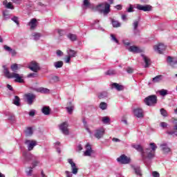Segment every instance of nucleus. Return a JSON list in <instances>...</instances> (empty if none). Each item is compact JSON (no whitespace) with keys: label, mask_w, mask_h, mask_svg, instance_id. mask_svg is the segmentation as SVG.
Listing matches in <instances>:
<instances>
[{"label":"nucleus","mask_w":177,"mask_h":177,"mask_svg":"<svg viewBox=\"0 0 177 177\" xmlns=\"http://www.w3.org/2000/svg\"><path fill=\"white\" fill-rule=\"evenodd\" d=\"M22 156L24 158V162L25 163L30 162V161H32V167H28L26 171L27 176H31L32 175L33 168H35V167L39 165V158H38V156H36L35 155H33L31 153L27 152H24L22 153Z\"/></svg>","instance_id":"1"},{"label":"nucleus","mask_w":177,"mask_h":177,"mask_svg":"<svg viewBox=\"0 0 177 177\" xmlns=\"http://www.w3.org/2000/svg\"><path fill=\"white\" fill-rule=\"evenodd\" d=\"M149 146L151 149L147 148L142 152V160L147 167L151 164V160L155 157L156 150H157V145L154 142L150 143Z\"/></svg>","instance_id":"2"},{"label":"nucleus","mask_w":177,"mask_h":177,"mask_svg":"<svg viewBox=\"0 0 177 177\" xmlns=\"http://www.w3.org/2000/svg\"><path fill=\"white\" fill-rule=\"evenodd\" d=\"M109 3L105 1L98 4L95 7V10H97V12H99V13H102V15H104V16H107V15H109V13H110L111 12L110 5H113V3H114V0H109Z\"/></svg>","instance_id":"3"},{"label":"nucleus","mask_w":177,"mask_h":177,"mask_svg":"<svg viewBox=\"0 0 177 177\" xmlns=\"http://www.w3.org/2000/svg\"><path fill=\"white\" fill-rule=\"evenodd\" d=\"M144 102L147 106H153L157 104V95H152L145 98Z\"/></svg>","instance_id":"4"},{"label":"nucleus","mask_w":177,"mask_h":177,"mask_svg":"<svg viewBox=\"0 0 177 177\" xmlns=\"http://www.w3.org/2000/svg\"><path fill=\"white\" fill-rule=\"evenodd\" d=\"M59 128L63 135H69L70 131H68V123H67V122H62L59 125Z\"/></svg>","instance_id":"5"},{"label":"nucleus","mask_w":177,"mask_h":177,"mask_svg":"<svg viewBox=\"0 0 177 177\" xmlns=\"http://www.w3.org/2000/svg\"><path fill=\"white\" fill-rule=\"evenodd\" d=\"M104 132H106L104 127H100L95 129L94 136L96 138V139H102V138L104 136Z\"/></svg>","instance_id":"6"},{"label":"nucleus","mask_w":177,"mask_h":177,"mask_svg":"<svg viewBox=\"0 0 177 177\" xmlns=\"http://www.w3.org/2000/svg\"><path fill=\"white\" fill-rule=\"evenodd\" d=\"M24 144L28 147V151H31L34 149V147L37 146V141L34 140H26Z\"/></svg>","instance_id":"7"},{"label":"nucleus","mask_w":177,"mask_h":177,"mask_svg":"<svg viewBox=\"0 0 177 177\" xmlns=\"http://www.w3.org/2000/svg\"><path fill=\"white\" fill-rule=\"evenodd\" d=\"M24 96H25L26 102L30 106H31V104H32V103H34V100L36 98L35 95H34L33 93H26L24 95Z\"/></svg>","instance_id":"8"},{"label":"nucleus","mask_w":177,"mask_h":177,"mask_svg":"<svg viewBox=\"0 0 177 177\" xmlns=\"http://www.w3.org/2000/svg\"><path fill=\"white\" fill-rule=\"evenodd\" d=\"M152 8L150 5L136 4V9L138 10H142V12H151Z\"/></svg>","instance_id":"9"},{"label":"nucleus","mask_w":177,"mask_h":177,"mask_svg":"<svg viewBox=\"0 0 177 177\" xmlns=\"http://www.w3.org/2000/svg\"><path fill=\"white\" fill-rule=\"evenodd\" d=\"M12 76H11V78H15V82H19V84H23L24 82V75H19L16 73H12Z\"/></svg>","instance_id":"10"},{"label":"nucleus","mask_w":177,"mask_h":177,"mask_svg":"<svg viewBox=\"0 0 177 177\" xmlns=\"http://www.w3.org/2000/svg\"><path fill=\"white\" fill-rule=\"evenodd\" d=\"M117 161L118 162H120V164H129L131 162V158L123 154L117 158Z\"/></svg>","instance_id":"11"},{"label":"nucleus","mask_w":177,"mask_h":177,"mask_svg":"<svg viewBox=\"0 0 177 177\" xmlns=\"http://www.w3.org/2000/svg\"><path fill=\"white\" fill-rule=\"evenodd\" d=\"M153 49L155 52H157L161 55L162 54V52L167 49V46L164 45V44L160 43L156 46H154Z\"/></svg>","instance_id":"12"},{"label":"nucleus","mask_w":177,"mask_h":177,"mask_svg":"<svg viewBox=\"0 0 177 177\" xmlns=\"http://www.w3.org/2000/svg\"><path fill=\"white\" fill-rule=\"evenodd\" d=\"M28 68H30V70L34 73H38L39 70V65L35 61H32L30 63Z\"/></svg>","instance_id":"13"},{"label":"nucleus","mask_w":177,"mask_h":177,"mask_svg":"<svg viewBox=\"0 0 177 177\" xmlns=\"http://www.w3.org/2000/svg\"><path fill=\"white\" fill-rule=\"evenodd\" d=\"M68 162L71 166V171L73 175H77L78 174V167L77 165L73 161V159H68Z\"/></svg>","instance_id":"14"},{"label":"nucleus","mask_w":177,"mask_h":177,"mask_svg":"<svg viewBox=\"0 0 177 177\" xmlns=\"http://www.w3.org/2000/svg\"><path fill=\"white\" fill-rule=\"evenodd\" d=\"M167 64H169V66H171V67H173L174 68H175V66L177 65V58L168 56L167 59Z\"/></svg>","instance_id":"15"},{"label":"nucleus","mask_w":177,"mask_h":177,"mask_svg":"<svg viewBox=\"0 0 177 177\" xmlns=\"http://www.w3.org/2000/svg\"><path fill=\"white\" fill-rule=\"evenodd\" d=\"M133 115L137 118H143L145 115H143V109L140 108H136L133 110Z\"/></svg>","instance_id":"16"},{"label":"nucleus","mask_w":177,"mask_h":177,"mask_svg":"<svg viewBox=\"0 0 177 177\" xmlns=\"http://www.w3.org/2000/svg\"><path fill=\"white\" fill-rule=\"evenodd\" d=\"M86 151L84 153V156L86 157H91L92 156V153H93V150H92V146L91 144L87 143L85 146Z\"/></svg>","instance_id":"17"},{"label":"nucleus","mask_w":177,"mask_h":177,"mask_svg":"<svg viewBox=\"0 0 177 177\" xmlns=\"http://www.w3.org/2000/svg\"><path fill=\"white\" fill-rule=\"evenodd\" d=\"M3 48L5 49V50H6L7 52H9L10 55H11V56L15 57L17 55V52L16 51V50L12 49V48H10V46H8L6 45H5L3 46Z\"/></svg>","instance_id":"18"},{"label":"nucleus","mask_w":177,"mask_h":177,"mask_svg":"<svg viewBox=\"0 0 177 177\" xmlns=\"http://www.w3.org/2000/svg\"><path fill=\"white\" fill-rule=\"evenodd\" d=\"M160 149L164 154H168V153L171 152V148H169L166 143L160 145Z\"/></svg>","instance_id":"19"},{"label":"nucleus","mask_w":177,"mask_h":177,"mask_svg":"<svg viewBox=\"0 0 177 177\" xmlns=\"http://www.w3.org/2000/svg\"><path fill=\"white\" fill-rule=\"evenodd\" d=\"M129 52H133V53H140L142 50L139 48V47L136 46H131L129 48Z\"/></svg>","instance_id":"20"},{"label":"nucleus","mask_w":177,"mask_h":177,"mask_svg":"<svg viewBox=\"0 0 177 177\" xmlns=\"http://www.w3.org/2000/svg\"><path fill=\"white\" fill-rule=\"evenodd\" d=\"M28 26H30V30H35V28H37V19H32L30 21L28 24Z\"/></svg>","instance_id":"21"},{"label":"nucleus","mask_w":177,"mask_h":177,"mask_svg":"<svg viewBox=\"0 0 177 177\" xmlns=\"http://www.w3.org/2000/svg\"><path fill=\"white\" fill-rule=\"evenodd\" d=\"M131 168L133 169L137 176H142V170H140V167L132 165Z\"/></svg>","instance_id":"22"},{"label":"nucleus","mask_w":177,"mask_h":177,"mask_svg":"<svg viewBox=\"0 0 177 177\" xmlns=\"http://www.w3.org/2000/svg\"><path fill=\"white\" fill-rule=\"evenodd\" d=\"M132 147H133V149H136L137 151H140V153H141L142 157H143V151H146V149L143 150V147H142V146L140 145H133Z\"/></svg>","instance_id":"23"},{"label":"nucleus","mask_w":177,"mask_h":177,"mask_svg":"<svg viewBox=\"0 0 177 177\" xmlns=\"http://www.w3.org/2000/svg\"><path fill=\"white\" fill-rule=\"evenodd\" d=\"M163 77H164L162 75H157L152 79V82L153 84H157L158 82H161L162 81Z\"/></svg>","instance_id":"24"},{"label":"nucleus","mask_w":177,"mask_h":177,"mask_svg":"<svg viewBox=\"0 0 177 177\" xmlns=\"http://www.w3.org/2000/svg\"><path fill=\"white\" fill-rule=\"evenodd\" d=\"M3 68H4V71H3V73H4V75H6V77L7 78H12V76L13 75V73H11L9 72V70L8 69V68H6V66H3Z\"/></svg>","instance_id":"25"},{"label":"nucleus","mask_w":177,"mask_h":177,"mask_svg":"<svg viewBox=\"0 0 177 177\" xmlns=\"http://www.w3.org/2000/svg\"><path fill=\"white\" fill-rule=\"evenodd\" d=\"M41 113H43L44 115H49V114H50V108L49 106H43Z\"/></svg>","instance_id":"26"},{"label":"nucleus","mask_w":177,"mask_h":177,"mask_svg":"<svg viewBox=\"0 0 177 177\" xmlns=\"http://www.w3.org/2000/svg\"><path fill=\"white\" fill-rule=\"evenodd\" d=\"M145 63V68H147V67H149V66H150V59H149V57H146V55H141Z\"/></svg>","instance_id":"27"},{"label":"nucleus","mask_w":177,"mask_h":177,"mask_svg":"<svg viewBox=\"0 0 177 177\" xmlns=\"http://www.w3.org/2000/svg\"><path fill=\"white\" fill-rule=\"evenodd\" d=\"M34 41H39V39L42 37V34L40 32H33L32 34Z\"/></svg>","instance_id":"28"},{"label":"nucleus","mask_w":177,"mask_h":177,"mask_svg":"<svg viewBox=\"0 0 177 177\" xmlns=\"http://www.w3.org/2000/svg\"><path fill=\"white\" fill-rule=\"evenodd\" d=\"M112 88H115L118 91H124V86L120 85L118 83L112 84Z\"/></svg>","instance_id":"29"},{"label":"nucleus","mask_w":177,"mask_h":177,"mask_svg":"<svg viewBox=\"0 0 177 177\" xmlns=\"http://www.w3.org/2000/svg\"><path fill=\"white\" fill-rule=\"evenodd\" d=\"M38 92H39L40 93H50V90H49V88H44V87H40L39 88H37V90Z\"/></svg>","instance_id":"30"},{"label":"nucleus","mask_w":177,"mask_h":177,"mask_svg":"<svg viewBox=\"0 0 177 177\" xmlns=\"http://www.w3.org/2000/svg\"><path fill=\"white\" fill-rule=\"evenodd\" d=\"M68 106L66 107V110L67 112L68 113V114H73V111L74 110V106H73V104H71V102L68 103Z\"/></svg>","instance_id":"31"},{"label":"nucleus","mask_w":177,"mask_h":177,"mask_svg":"<svg viewBox=\"0 0 177 177\" xmlns=\"http://www.w3.org/2000/svg\"><path fill=\"white\" fill-rule=\"evenodd\" d=\"M12 103L13 104H15V106H20V97H19V96L15 95L14 99L12 100Z\"/></svg>","instance_id":"32"},{"label":"nucleus","mask_w":177,"mask_h":177,"mask_svg":"<svg viewBox=\"0 0 177 177\" xmlns=\"http://www.w3.org/2000/svg\"><path fill=\"white\" fill-rule=\"evenodd\" d=\"M109 96V93L107 91H102L99 93L98 97L99 99H106Z\"/></svg>","instance_id":"33"},{"label":"nucleus","mask_w":177,"mask_h":177,"mask_svg":"<svg viewBox=\"0 0 177 177\" xmlns=\"http://www.w3.org/2000/svg\"><path fill=\"white\" fill-rule=\"evenodd\" d=\"M67 53L70 57H75L77 56V51L74 50L69 49L67 50Z\"/></svg>","instance_id":"34"},{"label":"nucleus","mask_w":177,"mask_h":177,"mask_svg":"<svg viewBox=\"0 0 177 177\" xmlns=\"http://www.w3.org/2000/svg\"><path fill=\"white\" fill-rule=\"evenodd\" d=\"M3 5L4 6H6V8L7 9H15V7H13V5H12L10 2L8 3L7 1H4L3 2Z\"/></svg>","instance_id":"35"},{"label":"nucleus","mask_w":177,"mask_h":177,"mask_svg":"<svg viewBox=\"0 0 177 177\" xmlns=\"http://www.w3.org/2000/svg\"><path fill=\"white\" fill-rule=\"evenodd\" d=\"M133 27L134 33L136 34V32L138 31V28L139 27V21L138 20L133 21Z\"/></svg>","instance_id":"36"},{"label":"nucleus","mask_w":177,"mask_h":177,"mask_svg":"<svg viewBox=\"0 0 177 177\" xmlns=\"http://www.w3.org/2000/svg\"><path fill=\"white\" fill-rule=\"evenodd\" d=\"M63 62L62 61H57L54 62V67L56 68H62L63 67Z\"/></svg>","instance_id":"37"},{"label":"nucleus","mask_w":177,"mask_h":177,"mask_svg":"<svg viewBox=\"0 0 177 177\" xmlns=\"http://www.w3.org/2000/svg\"><path fill=\"white\" fill-rule=\"evenodd\" d=\"M25 135L26 136H31L32 135V127H28L25 130Z\"/></svg>","instance_id":"38"},{"label":"nucleus","mask_w":177,"mask_h":177,"mask_svg":"<svg viewBox=\"0 0 177 177\" xmlns=\"http://www.w3.org/2000/svg\"><path fill=\"white\" fill-rule=\"evenodd\" d=\"M67 37L72 41H77V35L75 34L69 33Z\"/></svg>","instance_id":"39"},{"label":"nucleus","mask_w":177,"mask_h":177,"mask_svg":"<svg viewBox=\"0 0 177 177\" xmlns=\"http://www.w3.org/2000/svg\"><path fill=\"white\" fill-rule=\"evenodd\" d=\"M112 25L113 27L118 28V27H121V24L118 22V21H115V19H112Z\"/></svg>","instance_id":"40"},{"label":"nucleus","mask_w":177,"mask_h":177,"mask_svg":"<svg viewBox=\"0 0 177 177\" xmlns=\"http://www.w3.org/2000/svg\"><path fill=\"white\" fill-rule=\"evenodd\" d=\"M102 122H103V124H110V118L107 116H104L102 118Z\"/></svg>","instance_id":"41"},{"label":"nucleus","mask_w":177,"mask_h":177,"mask_svg":"<svg viewBox=\"0 0 177 177\" xmlns=\"http://www.w3.org/2000/svg\"><path fill=\"white\" fill-rule=\"evenodd\" d=\"M3 17L4 20H8L10 19V15H9V12L8 11H3Z\"/></svg>","instance_id":"42"},{"label":"nucleus","mask_w":177,"mask_h":177,"mask_svg":"<svg viewBox=\"0 0 177 177\" xmlns=\"http://www.w3.org/2000/svg\"><path fill=\"white\" fill-rule=\"evenodd\" d=\"M111 41H112V42H115V44H120L118 39H117V37H115L114 34H111Z\"/></svg>","instance_id":"43"},{"label":"nucleus","mask_w":177,"mask_h":177,"mask_svg":"<svg viewBox=\"0 0 177 177\" xmlns=\"http://www.w3.org/2000/svg\"><path fill=\"white\" fill-rule=\"evenodd\" d=\"M11 70L14 73H16V71H17V70H19V66L17 65V64H14L11 65Z\"/></svg>","instance_id":"44"},{"label":"nucleus","mask_w":177,"mask_h":177,"mask_svg":"<svg viewBox=\"0 0 177 177\" xmlns=\"http://www.w3.org/2000/svg\"><path fill=\"white\" fill-rule=\"evenodd\" d=\"M160 111L162 117H168V112H167V110H165V109H160Z\"/></svg>","instance_id":"45"},{"label":"nucleus","mask_w":177,"mask_h":177,"mask_svg":"<svg viewBox=\"0 0 177 177\" xmlns=\"http://www.w3.org/2000/svg\"><path fill=\"white\" fill-rule=\"evenodd\" d=\"M100 109H101V110H106V109H107V103L101 102L100 104Z\"/></svg>","instance_id":"46"},{"label":"nucleus","mask_w":177,"mask_h":177,"mask_svg":"<svg viewBox=\"0 0 177 177\" xmlns=\"http://www.w3.org/2000/svg\"><path fill=\"white\" fill-rule=\"evenodd\" d=\"M106 75H114L116 74L115 71L114 70H109L105 73Z\"/></svg>","instance_id":"47"},{"label":"nucleus","mask_w":177,"mask_h":177,"mask_svg":"<svg viewBox=\"0 0 177 177\" xmlns=\"http://www.w3.org/2000/svg\"><path fill=\"white\" fill-rule=\"evenodd\" d=\"M160 96H166V95H168V91L165 89H162L159 91Z\"/></svg>","instance_id":"48"},{"label":"nucleus","mask_w":177,"mask_h":177,"mask_svg":"<svg viewBox=\"0 0 177 177\" xmlns=\"http://www.w3.org/2000/svg\"><path fill=\"white\" fill-rule=\"evenodd\" d=\"M11 20L14 21V23H16L18 27L19 26H20V23H19V18L17 17H13L12 18H11Z\"/></svg>","instance_id":"49"},{"label":"nucleus","mask_w":177,"mask_h":177,"mask_svg":"<svg viewBox=\"0 0 177 177\" xmlns=\"http://www.w3.org/2000/svg\"><path fill=\"white\" fill-rule=\"evenodd\" d=\"M83 5L85 8H89L91 6V2H89V0H84Z\"/></svg>","instance_id":"50"},{"label":"nucleus","mask_w":177,"mask_h":177,"mask_svg":"<svg viewBox=\"0 0 177 177\" xmlns=\"http://www.w3.org/2000/svg\"><path fill=\"white\" fill-rule=\"evenodd\" d=\"M8 120L13 122L15 120V115L13 113H8Z\"/></svg>","instance_id":"51"},{"label":"nucleus","mask_w":177,"mask_h":177,"mask_svg":"<svg viewBox=\"0 0 177 177\" xmlns=\"http://www.w3.org/2000/svg\"><path fill=\"white\" fill-rule=\"evenodd\" d=\"M37 75L38 74L37 73H30L28 75V78H35Z\"/></svg>","instance_id":"52"},{"label":"nucleus","mask_w":177,"mask_h":177,"mask_svg":"<svg viewBox=\"0 0 177 177\" xmlns=\"http://www.w3.org/2000/svg\"><path fill=\"white\" fill-rule=\"evenodd\" d=\"M127 73H128V74H132V73H133V68L128 67L127 68Z\"/></svg>","instance_id":"53"},{"label":"nucleus","mask_w":177,"mask_h":177,"mask_svg":"<svg viewBox=\"0 0 177 177\" xmlns=\"http://www.w3.org/2000/svg\"><path fill=\"white\" fill-rule=\"evenodd\" d=\"M65 174L66 175V177H73V173H71V171H66Z\"/></svg>","instance_id":"54"},{"label":"nucleus","mask_w":177,"mask_h":177,"mask_svg":"<svg viewBox=\"0 0 177 177\" xmlns=\"http://www.w3.org/2000/svg\"><path fill=\"white\" fill-rule=\"evenodd\" d=\"M152 176L153 177H160V173L157 171L152 172Z\"/></svg>","instance_id":"55"},{"label":"nucleus","mask_w":177,"mask_h":177,"mask_svg":"<svg viewBox=\"0 0 177 177\" xmlns=\"http://www.w3.org/2000/svg\"><path fill=\"white\" fill-rule=\"evenodd\" d=\"M128 13H131V12H133V6L132 5H130V7L127 10Z\"/></svg>","instance_id":"56"},{"label":"nucleus","mask_w":177,"mask_h":177,"mask_svg":"<svg viewBox=\"0 0 177 177\" xmlns=\"http://www.w3.org/2000/svg\"><path fill=\"white\" fill-rule=\"evenodd\" d=\"M22 0H12L13 3H16V5H20L21 3Z\"/></svg>","instance_id":"57"},{"label":"nucleus","mask_w":177,"mask_h":177,"mask_svg":"<svg viewBox=\"0 0 177 177\" xmlns=\"http://www.w3.org/2000/svg\"><path fill=\"white\" fill-rule=\"evenodd\" d=\"M29 115L30 117H34L35 115V110L32 109L29 112Z\"/></svg>","instance_id":"58"},{"label":"nucleus","mask_w":177,"mask_h":177,"mask_svg":"<svg viewBox=\"0 0 177 177\" xmlns=\"http://www.w3.org/2000/svg\"><path fill=\"white\" fill-rule=\"evenodd\" d=\"M160 127H162V128H167V127H168V124H167V122H162L160 123Z\"/></svg>","instance_id":"59"},{"label":"nucleus","mask_w":177,"mask_h":177,"mask_svg":"<svg viewBox=\"0 0 177 177\" xmlns=\"http://www.w3.org/2000/svg\"><path fill=\"white\" fill-rule=\"evenodd\" d=\"M53 81H54V82H59V77L57 76H54L52 77Z\"/></svg>","instance_id":"60"},{"label":"nucleus","mask_w":177,"mask_h":177,"mask_svg":"<svg viewBox=\"0 0 177 177\" xmlns=\"http://www.w3.org/2000/svg\"><path fill=\"white\" fill-rule=\"evenodd\" d=\"M56 53H57V55L59 56V57L63 56V53H62V51L60 50H57V52H56Z\"/></svg>","instance_id":"61"},{"label":"nucleus","mask_w":177,"mask_h":177,"mask_svg":"<svg viewBox=\"0 0 177 177\" xmlns=\"http://www.w3.org/2000/svg\"><path fill=\"white\" fill-rule=\"evenodd\" d=\"M123 44L125 46H129V45H131V43L127 40H123Z\"/></svg>","instance_id":"62"},{"label":"nucleus","mask_w":177,"mask_h":177,"mask_svg":"<svg viewBox=\"0 0 177 177\" xmlns=\"http://www.w3.org/2000/svg\"><path fill=\"white\" fill-rule=\"evenodd\" d=\"M58 34L62 37V35H64V30H58Z\"/></svg>","instance_id":"63"},{"label":"nucleus","mask_w":177,"mask_h":177,"mask_svg":"<svg viewBox=\"0 0 177 177\" xmlns=\"http://www.w3.org/2000/svg\"><path fill=\"white\" fill-rule=\"evenodd\" d=\"M77 149L78 151H81V150H82V145H78L77 147Z\"/></svg>","instance_id":"64"}]
</instances>
